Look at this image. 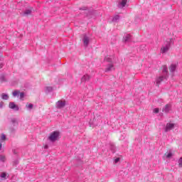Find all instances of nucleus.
<instances>
[{
    "instance_id": "f257e3e1",
    "label": "nucleus",
    "mask_w": 182,
    "mask_h": 182,
    "mask_svg": "<svg viewBox=\"0 0 182 182\" xmlns=\"http://www.w3.org/2000/svg\"><path fill=\"white\" fill-rule=\"evenodd\" d=\"M172 43H174V40L173 38L166 39L164 46L161 48V53H167L170 50V46H171Z\"/></svg>"
},
{
    "instance_id": "f03ea898",
    "label": "nucleus",
    "mask_w": 182,
    "mask_h": 182,
    "mask_svg": "<svg viewBox=\"0 0 182 182\" xmlns=\"http://www.w3.org/2000/svg\"><path fill=\"white\" fill-rule=\"evenodd\" d=\"M105 62L109 63L105 68V72H112V70H114V64H113V59L112 58L105 57Z\"/></svg>"
},
{
    "instance_id": "7ed1b4c3",
    "label": "nucleus",
    "mask_w": 182,
    "mask_h": 182,
    "mask_svg": "<svg viewBox=\"0 0 182 182\" xmlns=\"http://www.w3.org/2000/svg\"><path fill=\"white\" fill-rule=\"evenodd\" d=\"M59 137V132L55 131L49 136L48 139L50 141H56Z\"/></svg>"
},
{
    "instance_id": "20e7f679",
    "label": "nucleus",
    "mask_w": 182,
    "mask_h": 182,
    "mask_svg": "<svg viewBox=\"0 0 182 182\" xmlns=\"http://www.w3.org/2000/svg\"><path fill=\"white\" fill-rule=\"evenodd\" d=\"M164 79H167V75H161L159 77H157L156 79V86H160V84L161 83V82H163V80H164Z\"/></svg>"
},
{
    "instance_id": "39448f33",
    "label": "nucleus",
    "mask_w": 182,
    "mask_h": 182,
    "mask_svg": "<svg viewBox=\"0 0 182 182\" xmlns=\"http://www.w3.org/2000/svg\"><path fill=\"white\" fill-rule=\"evenodd\" d=\"M66 106V101L65 100H58V102L56 103V107L57 109H63Z\"/></svg>"
},
{
    "instance_id": "423d86ee",
    "label": "nucleus",
    "mask_w": 182,
    "mask_h": 182,
    "mask_svg": "<svg viewBox=\"0 0 182 182\" xmlns=\"http://www.w3.org/2000/svg\"><path fill=\"white\" fill-rule=\"evenodd\" d=\"M9 107H10V109H12L13 110H15V112H18L19 110V107L15 105V102H10L9 105Z\"/></svg>"
},
{
    "instance_id": "0eeeda50",
    "label": "nucleus",
    "mask_w": 182,
    "mask_h": 182,
    "mask_svg": "<svg viewBox=\"0 0 182 182\" xmlns=\"http://www.w3.org/2000/svg\"><path fill=\"white\" fill-rule=\"evenodd\" d=\"M174 129V124L168 123L166 124L165 132L167 133V132H170V130H173Z\"/></svg>"
},
{
    "instance_id": "6e6552de",
    "label": "nucleus",
    "mask_w": 182,
    "mask_h": 182,
    "mask_svg": "<svg viewBox=\"0 0 182 182\" xmlns=\"http://www.w3.org/2000/svg\"><path fill=\"white\" fill-rule=\"evenodd\" d=\"M171 110V104H167L165 105V107L163 108V112L165 113H168Z\"/></svg>"
},
{
    "instance_id": "1a4fd4ad",
    "label": "nucleus",
    "mask_w": 182,
    "mask_h": 182,
    "mask_svg": "<svg viewBox=\"0 0 182 182\" xmlns=\"http://www.w3.org/2000/svg\"><path fill=\"white\" fill-rule=\"evenodd\" d=\"M127 4V0H122V1L118 4V7L122 9V8H124V6H126V4Z\"/></svg>"
},
{
    "instance_id": "9d476101",
    "label": "nucleus",
    "mask_w": 182,
    "mask_h": 182,
    "mask_svg": "<svg viewBox=\"0 0 182 182\" xmlns=\"http://www.w3.org/2000/svg\"><path fill=\"white\" fill-rule=\"evenodd\" d=\"M90 41V40L89 37H87V36L85 35V36H84V38H83V39H82L84 46H87L89 45Z\"/></svg>"
},
{
    "instance_id": "9b49d317",
    "label": "nucleus",
    "mask_w": 182,
    "mask_h": 182,
    "mask_svg": "<svg viewBox=\"0 0 182 182\" xmlns=\"http://www.w3.org/2000/svg\"><path fill=\"white\" fill-rule=\"evenodd\" d=\"M162 73H163V75H165L166 77H168V70H167V65H163Z\"/></svg>"
},
{
    "instance_id": "f8f14e48",
    "label": "nucleus",
    "mask_w": 182,
    "mask_h": 182,
    "mask_svg": "<svg viewBox=\"0 0 182 182\" xmlns=\"http://www.w3.org/2000/svg\"><path fill=\"white\" fill-rule=\"evenodd\" d=\"M132 41V36L130 34H127L124 36V42H130Z\"/></svg>"
},
{
    "instance_id": "ddd939ff",
    "label": "nucleus",
    "mask_w": 182,
    "mask_h": 182,
    "mask_svg": "<svg viewBox=\"0 0 182 182\" xmlns=\"http://www.w3.org/2000/svg\"><path fill=\"white\" fill-rule=\"evenodd\" d=\"M176 69H177V65L171 64L170 68H169L170 72H171V73L176 72Z\"/></svg>"
},
{
    "instance_id": "4468645a",
    "label": "nucleus",
    "mask_w": 182,
    "mask_h": 182,
    "mask_svg": "<svg viewBox=\"0 0 182 182\" xmlns=\"http://www.w3.org/2000/svg\"><path fill=\"white\" fill-rule=\"evenodd\" d=\"M90 76L89 75H85L82 78H81V82H87V80H90Z\"/></svg>"
},
{
    "instance_id": "2eb2a0df",
    "label": "nucleus",
    "mask_w": 182,
    "mask_h": 182,
    "mask_svg": "<svg viewBox=\"0 0 182 182\" xmlns=\"http://www.w3.org/2000/svg\"><path fill=\"white\" fill-rule=\"evenodd\" d=\"M32 14V10L31 9H27L23 12L24 16H28V15H31Z\"/></svg>"
},
{
    "instance_id": "dca6fc26",
    "label": "nucleus",
    "mask_w": 182,
    "mask_h": 182,
    "mask_svg": "<svg viewBox=\"0 0 182 182\" xmlns=\"http://www.w3.org/2000/svg\"><path fill=\"white\" fill-rule=\"evenodd\" d=\"M120 19V16L119 15H115L113 18H112V22H117Z\"/></svg>"
},
{
    "instance_id": "f3484780",
    "label": "nucleus",
    "mask_w": 182,
    "mask_h": 182,
    "mask_svg": "<svg viewBox=\"0 0 182 182\" xmlns=\"http://www.w3.org/2000/svg\"><path fill=\"white\" fill-rule=\"evenodd\" d=\"M1 99H3L4 100H8V99H9V96H8V95H6L5 93H2Z\"/></svg>"
},
{
    "instance_id": "a211bd4d",
    "label": "nucleus",
    "mask_w": 182,
    "mask_h": 182,
    "mask_svg": "<svg viewBox=\"0 0 182 182\" xmlns=\"http://www.w3.org/2000/svg\"><path fill=\"white\" fill-rule=\"evenodd\" d=\"M21 92H19V90H14V92H13V96H14V97H16V96H19V93H20Z\"/></svg>"
},
{
    "instance_id": "6ab92c4d",
    "label": "nucleus",
    "mask_w": 182,
    "mask_h": 182,
    "mask_svg": "<svg viewBox=\"0 0 182 182\" xmlns=\"http://www.w3.org/2000/svg\"><path fill=\"white\" fill-rule=\"evenodd\" d=\"M26 109H28L29 110H31V109H33V104H26Z\"/></svg>"
},
{
    "instance_id": "aec40b11",
    "label": "nucleus",
    "mask_w": 182,
    "mask_h": 182,
    "mask_svg": "<svg viewBox=\"0 0 182 182\" xmlns=\"http://www.w3.org/2000/svg\"><path fill=\"white\" fill-rule=\"evenodd\" d=\"M53 90V88L52 87H46V92L47 93H49V92H52Z\"/></svg>"
},
{
    "instance_id": "412c9836",
    "label": "nucleus",
    "mask_w": 182,
    "mask_h": 182,
    "mask_svg": "<svg viewBox=\"0 0 182 182\" xmlns=\"http://www.w3.org/2000/svg\"><path fill=\"white\" fill-rule=\"evenodd\" d=\"M6 158L5 157V156L4 155H0V161H2L3 163H4V161H6Z\"/></svg>"
},
{
    "instance_id": "4be33fe9",
    "label": "nucleus",
    "mask_w": 182,
    "mask_h": 182,
    "mask_svg": "<svg viewBox=\"0 0 182 182\" xmlns=\"http://www.w3.org/2000/svg\"><path fill=\"white\" fill-rule=\"evenodd\" d=\"M4 140H6V136H5V134H2L0 137V141H4Z\"/></svg>"
},
{
    "instance_id": "5701e85b",
    "label": "nucleus",
    "mask_w": 182,
    "mask_h": 182,
    "mask_svg": "<svg viewBox=\"0 0 182 182\" xmlns=\"http://www.w3.org/2000/svg\"><path fill=\"white\" fill-rule=\"evenodd\" d=\"M178 166L182 168V157H181L178 161Z\"/></svg>"
},
{
    "instance_id": "b1692460",
    "label": "nucleus",
    "mask_w": 182,
    "mask_h": 182,
    "mask_svg": "<svg viewBox=\"0 0 182 182\" xmlns=\"http://www.w3.org/2000/svg\"><path fill=\"white\" fill-rule=\"evenodd\" d=\"M1 178H4V180H6V173L5 172H3L1 174Z\"/></svg>"
},
{
    "instance_id": "393cba45",
    "label": "nucleus",
    "mask_w": 182,
    "mask_h": 182,
    "mask_svg": "<svg viewBox=\"0 0 182 182\" xmlns=\"http://www.w3.org/2000/svg\"><path fill=\"white\" fill-rule=\"evenodd\" d=\"M5 76L4 75H1L0 76V82H5Z\"/></svg>"
},
{
    "instance_id": "a878e982",
    "label": "nucleus",
    "mask_w": 182,
    "mask_h": 182,
    "mask_svg": "<svg viewBox=\"0 0 182 182\" xmlns=\"http://www.w3.org/2000/svg\"><path fill=\"white\" fill-rule=\"evenodd\" d=\"M111 150L112 151V153H114L115 150H116V147L114 146V145H111Z\"/></svg>"
},
{
    "instance_id": "bb28decb",
    "label": "nucleus",
    "mask_w": 182,
    "mask_h": 182,
    "mask_svg": "<svg viewBox=\"0 0 182 182\" xmlns=\"http://www.w3.org/2000/svg\"><path fill=\"white\" fill-rule=\"evenodd\" d=\"M20 99H23V97H25V93L23 92H20Z\"/></svg>"
},
{
    "instance_id": "cd10ccee",
    "label": "nucleus",
    "mask_w": 182,
    "mask_h": 182,
    "mask_svg": "<svg viewBox=\"0 0 182 182\" xmlns=\"http://www.w3.org/2000/svg\"><path fill=\"white\" fill-rule=\"evenodd\" d=\"M159 108H155V109H154V113L157 114V113H159Z\"/></svg>"
},
{
    "instance_id": "c85d7f7f",
    "label": "nucleus",
    "mask_w": 182,
    "mask_h": 182,
    "mask_svg": "<svg viewBox=\"0 0 182 182\" xmlns=\"http://www.w3.org/2000/svg\"><path fill=\"white\" fill-rule=\"evenodd\" d=\"M172 156H173V154L168 153V154L166 155V157H167V159H170V157H171Z\"/></svg>"
},
{
    "instance_id": "c756f323",
    "label": "nucleus",
    "mask_w": 182,
    "mask_h": 182,
    "mask_svg": "<svg viewBox=\"0 0 182 182\" xmlns=\"http://www.w3.org/2000/svg\"><path fill=\"white\" fill-rule=\"evenodd\" d=\"M11 122H12L14 124H15V123H18V122L16 121V119H11Z\"/></svg>"
},
{
    "instance_id": "7c9ffc66",
    "label": "nucleus",
    "mask_w": 182,
    "mask_h": 182,
    "mask_svg": "<svg viewBox=\"0 0 182 182\" xmlns=\"http://www.w3.org/2000/svg\"><path fill=\"white\" fill-rule=\"evenodd\" d=\"M119 161H120V158L115 159L114 163H119Z\"/></svg>"
},
{
    "instance_id": "2f4dec72",
    "label": "nucleus",
    "mask_w": 182,
    "mask_h": 182,
    "mask_svg": "<svg viewBox=\"0 0 182 182\" xmlns=\"http://www.w3.org/2000/svg\"><path fill=\"white\" fill-rule=\"evenodd\" d=\"M4 107V102H0V109H2Z\"/></svg>"
},
{
    "instance_id": "473e14b6",
    "label": "nucleus",
    "mask_w": 182,
    "mask_h": 182,
    "mask_svg": "<svg viewBox=\"0 0 182 182\" xmlns=\"http://www.w3.org/2000/svg\"><path fill=\"white\" fill-rule=\"evenodd\" d=\"M4 68V64L2 63H0V69H2Z\"/></svg>"
},
{
    "instance_id": "72a5a7b5",
    "label": "nucleus",
    "mask_w": 182,
    "mask_h": 182,
    "mask_svg": "<svg viewBox=\"0 0 182 182\" xmlns=\"http://www.w3.org/2000/svg\"><path fill=\"white\" fill-rule=\"evenodd\" d=\"M2 150V144L0 143V151Z\"/></svg>"
},
{
    "instance_id": "f704fd0d",
    "label": "nucleus",
    "mask_w": 182,
    "mask_h": 182,
    "mask_svg": "<svg viewBox=\"0 0 182 182\" xmlns=\"http://www.w3.org/2000/svg\"><path fill=\"white\" fill-rule=\"evenodd\" d=\"M45 149H48V145H46V146H45Z\"/></svg>"
}]
</instances>
